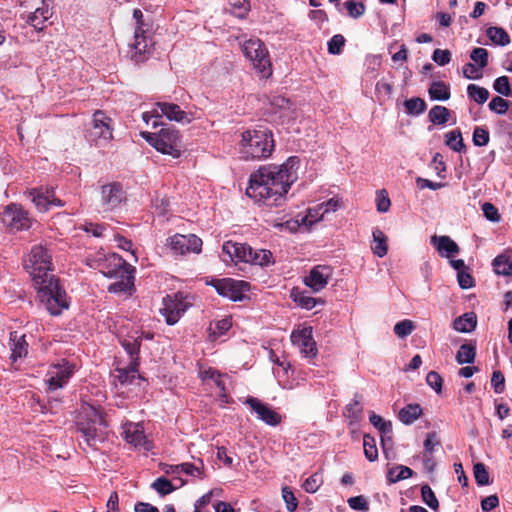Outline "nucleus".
Segmentation results:
<instances>
[{
    "mask_svg": "<svg viewBox=\"0 0 512 512\" xmlns=\"http://www.w3.org/2000/svg\"><path fill=\"white\" fill-rule=\"evenodd\" d=\"M299 159L289 157L284 163L262 165L251 173L246 195L256 203L278 206L297 180Z\"/></svg>",
    "mask_w": 512,
    "mask_h": 512,
    "instance_id": "1",
    "label": "nucleus"
},
{
    "mask_svg": "<svg viewBox=\"0 0 512 512\" xmlns=\"http://www.w3.org/2000/svg\"><path fill=\"white\" fill-rule=\"evenodd\" d=\"M37 290V297L52 316L69 308V299L59 279L52 273V255L43 245L31 249L25 264Z\"/></svg>",
    "mask_w": 512,
    "mask_h": 512,
    "instance_id": "2",
    "label": "nucleus"
},
{
    "mask_svg": "<svg viewBox=\"0 0 512 512\" xmlns=\"http://www.w3.org/2000/svg\"><path fill=\"white\" fill-rule=\"evenodd\" d=\"M274 150L272 132L268 129L246 130L241 134L239 153L243 160L268 158Z\"/></svg>",
    "mask_w": 512,
    "mask_h": 512,
    "instance_id": "3",
    "label": "nucleus"
},
{
    "mask_svg": "<svg viewBox=\"0 0 512 512\" xmlns=\"http://www.w3.org/2000/svg\"><path fill=\"white\" fill-rule=\"evenodd\" d=\"M109 261L108 270L103 271L107 277L120 278L118 281L112 283L108 287L110 293H128L134 288V272L135 268L128 264L121 256L112 254L107 259Z\"/></svg>",
    "mask_w": 512,
    "mask_h": 512,
    "instance_id": "4",
    "label": "nucleus"
},
{
    "mask_svg": "<svg viewBox=\"0 0 512 512\" xmlns=\"http://www.w3.org/2000/svg\"><path fill=\"white\" fill-rule=\"evenodd\" d=\"M143 138L162 154L179 158L183 151L182 137L174 127L162 128L157 133L143 132Z\"/></svg>",
    "mask_w": 512,
    "mask_h": 512,
    "instance_id": "5",
    "label": "nucleus"
},
{
    "mask_svg": "<svg viewBox=\"0 0 512 512\" xmlns=\"http://www.w3.org/2000/svg\"><path fill=\"white\" fill-rule=\"evenodd\" d=\"M245 57L252 63L262 77L267 78L272 75V64L269 52L265 44L258 38H251L244 41L241 46Z\"/></svg>",
    "mask_w": 512,
    "mask_h": 512,
    "instance_id": "6",
    "label": "nucleus"
},
{
    "mask_svg": "<svg viewBox=\"0 0 512 512\" xmlns=\"http://www.w3.org/2000/svg\"><path fill=\"white\" fill-rule=\"evenodd\" d=\"M91 411L92 417L85 422L77 423V428L83 435L86 443L89 446H94L96 442L104 440L107 422L101 410L91 407Z\"/></svg>",
    "mask_w": 512,
    "mask_h": 512,
    "instance_id": "7",
    "label": "nucleus"
},
{
    "mask_svg": "<svg viewBox=\"0 0 512 512\" xmlns=\"http://www.w3.org/2000/svg\"><path fill=\"white\" fill-rule=\"evenodd\" d=\"M188 306L189 303L182 293H176L163 298V307L160 309V312L165 317L168 325H174L186 312Z\"/></svg>",
    "mask_w": 512,
    "mask_h": 512,
    "instance_id": "8",
    "label": "nucleus"
},
{
    "mask_svg": "<svg viewBox=\"0 0 512 512\" xmlns=\"http://www.w3.org/2000/svg\"><path fill=\"white\" fill-rule=\"evenodd\" d=\"M111 118L103 111L97 110L93 114L92 128L88 131V138L95 142V145H101L102 142H108L112 139Z\"/></svg>",
    "mask_w": 512,
    "mask_h": 512,
    "instance_id": "9",
    "label": "nucleus"
},
{
    "mask_svg": "<svg viewBox=\"0 0 512 512\" xmlns=\"http://www.w3.org/2000/svg\"><path fill=\"white\" fill-rule=\"evenodd\" d=\"M207 284L215 288L217 293L233 301L241 300L243 292L249 284L245 281L234 280L232 278L212 279Z\"/></svg>",
    "mask_w": 512,
    "mask_h": 512,
    "instance_id": "10",
    "label": "nucleus"
},
{
    "mask_svg": "<svg viewBox=\"0 0 512 512\" xmlns=\"http://www.w3.org/2000/svg\"><path fill=\"white\" fill-rule=\"evenodd\" d=\"M2 220L7 227L15 231L26 230L31 226L28 212L17 204H10L5 207Z\"/></svg>",
    "mask_w": 512,
    "mask_h": 512,
    "instance_id": "11",
    "label": "nucleus"
},
{
    "mask_svg": "<svg viewBox=\"0 0 512 512\" xmlns=\"http://www.w3.org/2000/svg\"><path fill=\"white\" fill-rule=\"evenodd\" d=\"M168 245L177 255H185L190 252L199 253L201 252L202 240L194 234H176L168 239Z\"/></svg>",
    "mask_w": 512,
    "mask_h": 512,
    "instance_id": "12",
    "label": "nucleus"
},
{
    "mask_svg": "<svg viewBox=\"0 0 512 512\" xmlns=\"http://www.w3.org/2000/svg\"><path fill=\"white\" fill-rule=\"evenodd\" d=\"M126 200V192L119 182H112L101 187V205L103 211H112Z\"/></svg>",
    "mask_w": 512,
    "mask_h": 512,
    "instance_id": "13",
    "label": "nucleus"
},
{
    "mask_svg": "<svg viewBox=\"0 0 512 512\" xmlns=\"http://www.w3.org/2000/svg\"><path fill=\"white\" fill-rule=\"evenodd\" d=\"M333 275V269L329 265H316L304 277V284L313 292L322 291Z\"/></svg>",
    "mask_w": 512,
    "mask_h": 512,
    "instance_id": "14",
    "label": "nucleus"
},
{
    "mask_svg": "<svg viewBox=\"0 0 512 512\" xmlns=\"http://www.w3.org/2000/svg\"><path fill=\"white\" fill-rule=\"evenodd\" d=\"M73 372V365H70L68 362L54 366L48 372L47 379L45 380L47 384V391L54 392L63 388L68 383Z\"/></svg>",
    "mask_w": 512,
    "mask_h": 512,
    "instance_id": "15",
    "label": "nucleus"
},
{
    "mask_svg": "<svg viewBox=\"0 0 512 512\" xmlns=\"http://www.w3.org/2000/svg\"><path fill=\"white\" fill-rule=\"evenodd\" d=\"M312 333V327H304L301 330L293 331L291 334L292 343L299 347L305 357L309 358H314L318 353Z\"/></svg>",
    "mask_w": 512,
    "mask_h": 512,
    "instance_id": "16",
    "label": "nucleus"
},
{
    "mask_svg": "<svg viewBox=\"0 0 512 512\" xmlns=\"http://www.w3.org/2000/svg\"><path fill=\"white\" fill-rule=\"evenodd\" d=\"M245 404H247L257 414V418L265 424L276 426L281 423V415L269 405L262 403L258 398L248 397Z\"/></svg>",
    "mask_w": 512,
    "mask_h": 512,
    "instance_id": "17",
    "label": "nucleus"
},
{
    "mask_svg": "<svg viewBox=\"0 0 512 512\" xmlns=\"http://www.w3.org/2000/svg\"><path fill=\"white\" fill-rule=\"evenodd\" d=\"M222 254L224 262H245L251 254V246L245 243L226 241L222 246Z\"/></svg>",
    "mask_w": 512,
    "mask_h": 512,
    "instance_id": "18",
    "label": "nucleus"
},
{
    "mask_svg": "<svg viewBox=\"0 0 512 512\" xmlns=\"http://www.w3.org/2000/svg\"><path fill=\"white\" fill-rule=\"evenodd\" d=\"M155 116H165L170 121H176L179 123H190L191 119L183 111L179 105L168 102H157L155 108L152 111Z\"/></svg>",
    "mask_w": 512,
    "mask_h": 512,
    "instance_id": "19",
    "label": "nucleus"
},
{
    "mask_svg": "<svg viewBox=\"0 0 512 512\" xmlns=\"http://www.w3.org/2000/svg\"><path fill=\"white\" fill-rule=\"evenodd\" d=\"M142 27L137 26L135 29V41L133 43V49L135 50L132 58L135 62H142L146 59V54H149L153 43L144 35Z\"/></svg>",
    "mask_w": 512,
    "mask_h": 512,
    "instance_id": "20",
    "label": "nucleus"
},
{
    "mask_svg": "<svg viewBox=\"0 0 512 512\" xmlns=\"http://www.w3.org/2000/svg\"><path fill=\"white\" fill-rule=\"evenodd\" d=\"M52 14L50 0H42V6L36 8L35 11L28 16L27 22L37 31H42L45 28V22L51 18Z\"/></svg>",
    "mask_w": 512,
    "mask_h": 512,
    "instance_id": "21",
    "label": "nucleus"
},
{
    "mask_svg": "<svg viewBox=\"0 0 512 512\" xmlns=\"http://www.w3.org/2000/svg\"><path fill=\"white\" fill-rule=\"evenodd\" d=\"M370 423L379 430L381 434V445L383 448V452L387 457V441L391 442V436H388L392 433V423L390 421H385L381 416L377 415L375 412H370L369 415Z\"/></svg>",
    "mask_w": 512,
    "mask_h": 512,
    "instance_id": "22",
    "label": "nucleus"
},
{
    "mask_svg": "<svg viewBox=\"0 0 512 512\" xmlns=\"http://www.w3.org/2000/svg\"><path fill=\"white\" fill-rule=\"evenodd\" d=\"M123 437L127 443L138 447L146 442L143 427L136 423H126L123 425Z\"/></svg>",
    "mask_w": 512,
    "mask_h": 512,
    "instance_id": "23",
    "label": "nucleus"
},
{
    "mask_svg": "<svg viewBox=\"0 0 512 512\" xmlns=\"http://www.w3.org/2000/svg\"><path fill=\"white\" fill-rule=\"evenodd\" d=\"M290 298L299 307L307 310L313 309L317 304H324V300L321 298H314L310 296L306 291H302L295 287L290 291Z\"/></svg>",
    "mask_w": 512,
    "mask_h": 512,
    "instance_id": "24",
    "label": "nucleus"
},
{
    "mask_svg": "<svg viewBox=\"0 0 512 512\" xmlns=\"http://www.w3.org/2000/svg\"><path fill=\"white\" fill-rule=\"evenodd\" d=\"M431 243L445 257H451L459 252V246L449 236H432Z\"/></svg>",
    "mask_w": 512,
    "mask_h": 512,
    "instance_id": "25",
    "label": "nucleus"
},
{
    "mask_svg": "<svg viewBox=\"0 0 512 512\" xmlns=\"http://www.w3.org/2000/svg\"><path fill=\"white\" fill-rule=\"evenodd\" d=\"M10 347L13 361L25 357L28 353V343L26 342L25 335H20L17 331L11 332Z\"/></svg>",
    "mask_w": 512,
    "mask_h": 512,
    "instance_id": "26",
    "label": "nucleus"
},
{
    "mask_svg": "<svg viewBox=\"0 0 512 512\" xmlns=\"http://www.w3.org/2000/svg\"><path fill=\"white\" fill-rule=\"evenodd\" d=\"M53 188H33L28 192L29 198L40 212L49 210V197Z\"/></svg>",
    "mask_w": 512,
    "mask_h": 512,
    "instance_id": "27",
    "label": "nucleus"
},
{
    "mask_svg": "<svg viewBox=\"0 0 512 512\" xmlns=\"http://www.w3.org/2000/svg\"><path fill=\"white\" fill-rule=\"evenodd\" d=\"M142 343L141 336H127L125 338H122L120 340L121 346L124 348V350L127 352V354L130 357V362H139V353H140V347Z\"/></svg>",
    "mask_w": 512,
    "mask_h": 512,
    "instance_id": "28",
    "label": "nucleus"
},
{
    "mask_svg": "<svg viewBox=\"0 0 512 512\" xmlns=\"http://www.w3.org/2000/svg\"><path fill=\"white\" fill-rule=\"evenodd\" d=\"M477 317L475 313H465L456 318L453 322V328L459 332H471L476 328Z\"/></svg>",
    "mask_w": 512,
    "mask_h": 512,
    "instance_id": "29",
    "label": "nucleus"
},
{
    "mask_svg": "<svg viewBox=\"0 0 512 512\" xmlns=\"http://www.w3.org/2000/svg\"><path fill=\"white\" fill-rule=\"evenodd\" d=\"M422 415V408L419 404H408L399 412V419L402 423L410 425Z\"/></svg>",
    "mask_w": 512,
    "mask_h": 512,
    "instance_id": "30",
    "label": "nucleus"
},
{
    "mask_svg": "<svg viewBox=\"0 0 512 512\" xmlns=\"http://www.w3.org/2000/svg\"><path fill=\"white\" fill-rule=\"evenodd\" d=\"M492 266L497 275L512 276V260L505 254L493 259Z\"/></svg>",
    "mask_w": 512,
    "mask_h": 512,
    "instance_id": "31",
    "label": "nucleus"
},
{
    "mask_svg": "<svg viewBox=\"0 0 512 512\" xmlns=\"http://www.w3.org/2000/svg\"><path fill=\"white\" fill-rule=\"evenodd\" d=\"M429 96L432 100H448L451 96L450 87L443 81H435L431 84L428 90Z\"/></svg>",
    "mask_w": 512,
    "mask_h": 512,
    "instance_id": "32",
    "label": "nucleus"
},
{
    "mask_svg": "<svg viewBox=\"0 0 512 512\" xmlns=\"http://www.w3.org/2000/svg\"><path fill=\"white\" fill-rule=\"evenodd\" d=\"M139 362H130L124 369L118 370V380L122 384H132L135 379H141L138 374Z\"/></svg>",
    "mask_w": 512,
    "mask_h": 512,
    "instance_id": "33",
    "label": "nucleus"
},
{
    "mask_svg": "<svg viewBox=\"0 0 512 512\" xmlns=\"http://www.w3.org/2000/svg\"><path fill=\"white\" fill-rule=\"evenodd\" d=\"M445 144L455 152L466 151V146L459 129L449 131L445 134Z\"/></svg>",
    "mask_w": 512,
    "mask_h": 512,
    "instance_id": "34",
    "label": "nucleus"
},
{
    "mask_svg": "<svg viewBox=\"0 0 512 512\" xmlns=\"http://www.w3.org/2000/svg\"><path fill=\"white\" fill-rule=\"evenodd\" d=\"M486 35L496 45L506 46L511 42L509 34L502 27H489Z\"/></svg>",
    "mask_w": 512,
    "mask_h": 512,
    "instance_id": "35",
    "label": "nucleus"
},
{
    "mask_svg": "<svg viewBox=\"0 0 512 512\" xmlns=\"http://www.w3.org/2000/svg\"><path fill=\"white\" fill-rule=\"evenodd\" d=\"M374 245L371 247L373 253L378 257H384L387 254V237L380 229L373 231Z\"/></svg>",
    "mask_w": 512,
    "mask_h": 512,
    "instance_id": "36",
    "label": "nucleus"
},
{
    "mask_svg": "<svg viewBox=\"0 0 512 512\" xmlns=\"http://www.w3.org/2000/svg\"><path fill=\"white\" fill-rule=\"evenodd\" d=\"M476 356V347L472 343H464L460 346L457 354L456 361L458 364L473 363Z\"/></svg>",
    "mask_w": 512,
    "mask_h": 512,
    "instance_id": "37",
    "label": "nucleus"
},
{
    "mask_svg": "<svg viewBox=\"0 0 512 512\" xmlns=\"http://www.w3.org/2000/svg\"><path fill=\"white\" fill-rule=\"evenodd\" d=\"M428 117L434 125H443L449 121L450 110L445 106L436 105L430 109Z\"/></svg>",
    "mask_w": 512,
    "mask_h": 512,
    "instance_id": "38",
    "label": "nucleus"
},
{
    "mask_svg": "<svg viewBox=\"0 0 512 512\" xmlns=\"http://www.w3.org/2000/svg\"><path fill=\"white\" fill-rule=\"evenodd\" d=\"M251 254L247 263L259 266H268L272 262V253L266 249L254 250L251 247Z\"/></svg>",
    "mask_w": 512,
    "mask_h": 512,
    "instance_id": "39",
    "label": "nucleus"
},
{
    "mask_svg": "<svg viewBox=\"0 0 512 512\" xmlns=\"http://www.w3.org/2000/svg\"><path fill=\"white\" fill-rule=\"evenodd\" d=\"M414 474L413 470L407 466L399 465L391 468L387 473V479L390 483H396L401 480L412 477Z\"/></svg>",
    "mask_w": 512,
    "mask_h": 512,
    "instance_id": "40",
    "label": "nucleus"
},
{
    "mask_svg": "<svg viewBox=\"0 0 512 512\" xmlns=\"http://www.w3.org/2000/svg\"><path fill=\"white\" fill-rule=\"evenodd\" d=\"M232 327L231 319L223 318L211 324L208 328L209 337L213 340L225 334Z\"/></svg>",
    "mask_w": 512,
    "mask_h": 512,
    "instance_id": "41",
    "label": "nucleus"
},
{
    "mask_svg": "<svg viewBox=\"0 0 512 512\" xmlns=\"http://www.w3.org/2000/svg\"><path fill=\"white\" fill-rule=\"evenodd\" d=\"M404 106L408 115L415 116L422 114L427 108L426 102L419 97H413L406 100L404 102Z\"/></svg>",
    "mask_w": 512,
    "mask_h": 512,
    "instance_id": "42",
    "label": "nucleus"
},
{
    "mask_svg": "<svg viewBox=\"0 0 512 512\" xmlns=\"http://www.w3.org/2000/svg\"><path fill=\"white\" fill-rule=\"evenodd\" d=\"M363 448L364 455L370 462H374L378 459V449L374 437L369 434H365L363 437Z\"/></svg>",
    "mask_w": 512,
    "mask_h": 512,
    "instance_id": "43",
    "label": "nucleus"
},
{
    "mask_svg": "<svg viewBox=\"0 0 512 512\" xmlns=\"http://www.w3.org/2000/svg\"><path fill=\"white\" fill-rule=\"evenodd\" d=\"M468 96L478 104L485 103L489 98V91L476 84H469L467 87Z\"/></svg>",
    "mask_w": 512,
    "mask_h": 512,
    "instance_id": "44",
    "label": "nucleus"
},
{
    "mask_svg": "<svg viewBox=\"0 0 512 512\" xmlns=\"http://www.w3.org/2000/svg\"><path fill=\"white\" fill-rule=\"evenodd\" d=\"M422 501L429 506L433 511L437 512L439 509V501L428 484H424L421 487Z\"/></svg>",
    "mask_w": 512,
    "mask_h": 512,
    "instance_id": "45",
    "label": "nucleus"
},
{
    "mask_svg": "<svg viewBox=\"0 0 512 512\" xmlns=\"http://www.w3.org/2000/svg\"><path fill=\"white\" fill-rule=\"evenodd\" d=\"M488 57V50L482 47H475L470 53V59L474 62V64L480 66V68L483 69L488 65Z\"/></svg>",
    "mask_w": 512,
    "mask_h": 512,
    "instance_id": "46",
    "label": "nucleus"
},
{
    "mask_svg": "<svg viewBox=\"0 0 512 512\" xmlns=\"http://www.w3.org/2000/svg\"><path fill=\"white\" fill-rule=\"evenodd\" d=\"M473 473L475 481L479 486L490 484V477L485 464L481 462L476 463L473 467Z\"/></svg>",
    "mask_w": 512,
    "mask_h": 512,
    "instance_id": "47",
    "label": "nucleus"
},
{
    "mask_svg": "<svg viewBox=\"0 0 512 512\" xmlns=\"http://www.w3.org/2000/svg\"><path fill=\"white\" fill-rule=\"evenodd\" d=\"M493 88L497 93L505 97H512V88L507 76H500L496 78L493 83Z\"/></svg>",
    "mask_w": 512,
    "mask_h": 512,
    "instance_id": "48",
    "label": "nucleus"
},
{
    "mask_svg": "<svg viewBox=\"0 0 512 512\" xmlns=\"http://www.w3.org/2000/svg\"><path fill=\"white\" fill-rule=\"evenodd\" d=\"M358 395H355V398L346 406V411L344 415L351 419L352 421H358L361 418L363 407L360 404V401L357 399Z\"/></svg>",
    "mask_w": 512,
    "mask_h": 512,
    "instance_id": "49",
    "label": "nucleus"
},
{
    "mask_svg": "<svg viewBox=\"0 0 512 512\" xmlns=\"http://www.w3.org/2000/svg\"><path fill=\"white\" fill-rule=\"evenodd\" d=\"M512 103L500 96L493 97L489 103V109L499 115H504Z\"/></svg>",
    "mask_w": 512,
    "mask_h": 512,
    "instance_id": "50",
    "label": "nucleus"
},
{
    "mask_svg": "<svg viewBox=\"0 0 512 512\" xmlns=\"http://www.w3.org/2000/svg\"><path fill=\"white\" fill-rule=\"evenodd\" d=\"M152 488L155 489L160 495L165 496L172 493L175 487L171 481L165 477H159L152 483Z\"/></svg>",
    "mask_w": 512,
    "mask_h": 512,
    "instance_id": "51",
    "label": "nucleus"
},
{
    "mask_svg": "<svg viewBox=\"0 0 512 512\" xmlns=\"http://www.w3.org/2000/svg\"><path fill=\"white\" fill-rule=\"evenodd\" d=\"M490 134L487 128L476 126L473 131L472 141L475 146L483 147L489 143Z\"/></svg>",
    "mask_w": 512,
    "mask_h": 512,
    "instance_id": "52",
    "label": "nucleus"
},
{
    "mask_svg": "<svg viewBox=\"0 0 512 512\" xmlns=\"http://www.w3.org/2000/svg\"><path fill=\"white\" fill-rule=\"evenodd\" d=\"M414 328V323L411 320L405 319L395 324L394 333L400 338H405L412 333Z\"/></svg>",
    "mask_w": 512,
    "mask_h": 512,
    "instance_id": "53",
    "label": "nucleus"
},
{
    "mask_svg": "<svg viewBox=\"0 0 512 512\" xmlns=\"http://www.w3.org/2000/svg\"><path fill=\"white\" fill-rule=\"evenodd\" d=\"M322 483V476L318 473H314L304 481L302 487L308 493H315Z\"/></svg>",
    "mask_w": 512,
    "mask_h": 512,
    "instance_id": "54",
    "label": "nucleus"
},
{
    "mask_svg": "<svg viewBox=\"0 0 512 512\" xmlns=\"http://www.w3.org/2000/svg\"><path fill=\"white\" fill-rule=\"evenodd\" d=\"M345 38L341 34H336L328 41V52L333 55H338L342 52L345 45Z\"/></svg>",
    "mask_w": 512,
    "mask_h": 512,
    "instance_id": "55",
    "label": "nucleus"
},
{
    "mask_svg": "<svg viewBox=\"0 0 512 512\" xmlns=\"http://www.w3.org/2000/svg\"><path fill=\"white\" fill-rule=\"evenodd\" d=\"M282 497L289 512H294L298 507V500L292 490L285 486L282 488Z\"/></svg>",
    "mask_w": 512,
    "mask_h": 512,
    "instance_id": "56",
    "label": "nucleus"
},
{
    "mask_svg": "<svg viewBox=\"0 0 512 512\" xmlns=\"http://www.w3.org/2000/svg\"><path fill=\"white\" fill-rule=\"evenodd\" d=\"M205 377L213 380V382H215L216 386L220 389V391L222 393L221 396L223 398H227L225 383L222 380V375L219 371H217L215 369H209L205 372Z\"/></svg>",
    "mask_w": 512,
    "mask_h": 512,
    "instance_id": "57",
    "label": "nucleus"
},
{
    "mask_svg": "<svg viewBox=\"0 0 512 512\" xmlns=\"http://www.w3.org/2000/svg\"><path fill=\"white\" fill-rule=\"evenodd\" d=\"M427 384L437 393L440 394L442 391L443 379L436 371L428 372L426 376Z\"/></svg>",
    "mask_w": 512,
    "mask_h": 512,
    "instance_id": "58",
    "label": "nucleus"
},
{
    "mask_svg": "<svg viewBox=\"0 0 512 512\" xmlns=\"http://www.w3.org/2000/svg\"><path fill=\"white\" fill-rule=\"evenodd\" d=\"M348 14L352 18H359L365 12V6L363 3H356L354 0H348L344 3Z\"/></svg>",
    "mask_w": 512,
    "mask_h": 512,
    "instance_id": "59",
    "label": "nucleus"
},
{
    "mask_svg": "<svg viewBox=\"0 0 512 512\" xmlns=\"http://www.w3.org/2000/svg\"><path fill=\"white\" fill-rule=\"evenodd\" d=\"M482 211L486 219L492 222H499L501 220V215L495 205L489 202H485L482 205Z\"/></svg>",
    "mask_w": 512,
    "mask_h": 512,
    "instance_id": "60",
    "label": "nucleus"
},
{
    "mask_svg": "<svg viewBox=\"0 0 512 512\" xmlns=\"http://www.w3.org/2000/svg\"><path fill=\"white\" fill-rule=\"evenodd\" d=\"M491 385L495 391V393L500 394L505 390V377L503 373L499 370H495L492 373L491 377Z\"/></svg>",
    "mask_w": 512,
    "mask_h": 512,
    "instance_id": "61",
    "label": "nucleus"
},
{
    "mask_svg": "<svg viewBox=\"0 0 512 512\" xmlns=\"http://www.w3.org/2000/svg\"><path fill=\"white\" fill-rule=\"evenodd\" d=\"M376 205L377 210L381 213L387 212L389 210L391 202L385 189L377 192Z\"/></svg>",
    "mask_w": 512,
    "mask_h": 512,
    "instance_id": "62",
    "label": "nucleus"
},
{
    "mask_svg": "<svg viewBox=\"0 0 512 512\" xmlns=\"http://www.w3.org/2000/svg\"><path fill=\"white\" fill-rule=\"evenodd\" d=\"M482 70L483 68L474 63H466L463 66V75L467 79H480L482 77Z\"/></svg>",
    "mask_w": 512,
    "mask_h": 512,
    "instance_id": "63",
    "label": "nucleus"
},
{
    "mask_svg": "<svg viewBox=\"0 0 512 512\" xmlns=\"http://www.w3.org/2000/svg\"><path fill=\"white\" fill-rule=\"evenodd\" d=\"M432 59L439 66H445L451 61V52L447 49H435L432 55Z\"/></svg>",
    "mask_w": 512,
    "mask_h": 512,
    "instance_id": "64",
    "label": "nucleus"
}]
</instances>
